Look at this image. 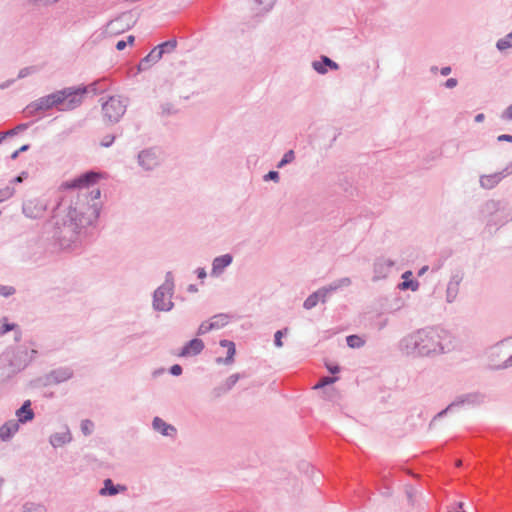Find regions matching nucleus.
<instances>
[{"instance_id": "obj_34", "label": "nucleus", "mask_w": 512, "mask_h": 512, "mask_svg": "<svg viewBox=\"0 0 512 512\" xmlns=\"http://www.w3.org/2000/svg\"><path fill=\"white\" fill-rule=\"evenodd\" d=\"M235 353H236V348H235V345H233V346L227 348V356L224 359L217 358L216 362L223 363L226 365L232 364L234 362Z\"/></svg>"}, {"instance_id": "obj_20", "label": "nucleus", "mask_w": 512, "mask_h": 512, "mask_svg": "<svg viewBox=\"0 0 512 512\" xmlns=\"http://www.w3.org/2000/svg\"><path fill=\"white\" fill-rule=\"evenodd\" d=\"M73 377V370L69 367H59L57 369L52 370L48 376L47 380L50 384H60L68 381Z\"/></svg>"}, {"instance_id": "obj_57", "label": "nucleus", "mask_w": 512, "mask_h": 512, "mask_svg": "<svg viewBox=\"0 0 512 512\" xmlns=\"http://www.w3.org/2000/svg\"><path fill=\"white\" fill-rule=\"evenodd\" d=\"M457 84H458V81L456 78H449L444 83V86L448 89H453L457 86Z\"/></svg>"}, {"instance_id": "obj_52", "label": "nucleus", "mask_w": 512, "mask_h": 512, "mask_svg": "<svg viewBox=\"0 0 512 512\" xmlns=\"http://www.w3.org/2000/svg\"><path fill=\"white\" fill-rule=\"evenodd\" d=\"M389 323V319L387 317H382L381 314L378 315V321L376 323L379 331L383 330Z\"/></svg>"}, {"instance_id": "obj_39", "label": "nucleus", "mask_w": 512, "mask_h": 512, "mask_svg": "<svg viewBox=\"0 0 512 512\" xmlns=\"http://www.w3.org/2000/svg\"><path fill=\"white\" fill-rule=\"evenodd\" d=\"M38 71H39V69H38L37 66L24 67V68L19 70L17 79L26 78V77H28V76H30L32 74L37 73Z\"/></svg>"}, {"instance_id": "obj_28", "label": "nucleus", "mask_w": 512, "mask_h": 512, "mask_svg": "<svg viewBox=\"0 0 512 512\" xmlns=\"http://www.w3.org/2000/svg\"><path fill=\"white\" fill-rule=\"evenodd\" d=\"M351 285V279L349 277H343L330 283L329 285L323 286L325 290L331 295L337 290L348 287Z\"/></svg>"}, {"instance_id": "obj_59", "label": "nucleus", "mask_w": 512, "mask_h": 512, "mask_svg": "<svg viewBox=\"0 0 512 512\" xmlns=\"http://www.w3.org/2000/svg\"><path fill=\"white\" fill-rule=\"evenodd\" d=\"M15 83V79H8L0 84V89L5 90Z\"/></svg>"}, {"instance_id": "obj_1", "label": "nucleus", "mask_w": 512, "mask_h": 512, "mask_svg": "<svg viewBox=\"0 0 512 512\" xmlns=\"http://www.w3.org/2000/svg\"><path fill=\"white\" fill-rule=\"evenodd\" d=\"M101 177V173L90 170L61 185L66 193L52 216L53 238L60 249L74 251L80 248L96 224L101 209V191L90 187Z\"/></svg>"}, {"instance_id": "obj_18", "label": "nucleus", "mask_w": 512, "mask_h": 512, "mask_svg": "<svg viewBox=\"0 0 512 512\" xmlns=\"http://www.w3.org/2000/svg\"><path fill=\"white\" fill-rule=\"evenodd\" d=\"M52 108H54V106L52 104V100L50 99V95L48 94L46 96L40 97L37 100L29 103L26 106L25 111L29 115H35L36 113H38L40 111H46V110H49Z\"/></svg>"}, {"instance_id": "obj_23", "label": "nucleus", "mask_w": 512, "mask_h": 512, "mask_svg": "<svg viewBox=\"0 0 512 512\" xmlns=\"http://www.w3.org/2000/svg\"><path fill=\"white\" fill-rule=\"evenodd\" d=\"M313 69L319 74H326L328 69L338 70L339 65L328 56L322 55L319 60L312 62Z\"/></svg>"}, {"instance_id": "obj_26", "label": "nucleus", "mask_w": 512, "mask_h": 512, "mask_svg": "<svg viewBox=\"0 0 512 512\" xmlns=\"http://www.w3.org/2000/svg\"><path fill=\"white\" fill-rule=\"evenodd\" d=\"M162 57V51L158 49H152L148 55H146L139 63L138 69L145 71L149 69L153 64L157 63Z\"/></svg>"}, {"instance_id": "obj_64", "label": "nucleus", "mask_w": 512, "mask_h": 512, "mask_svg": "<svg viewBox=\"0 0 512 512\" xmlns=\"http://www.w3.org/2000/svg\"><path fill=\"white\" fill-rule=\"evenodd\" d=\"M126 46H127V42L124 41V40H119L116 43V49L119 50V51L123 50Z\"/></svg>"}, {"instance_id": "obj_58", "label": "nucleus", "mask_w": 512, "mask_h": 512, "mask_svg": "<svg viewBox=\"0 0 512 512\" xmlns=\"http://www.w3.org/2000/svg\"><path fill=\"white\" fill-rule=\"evenodd\" d=\"M195 273H196V275H197V278H198V279H201V280L205 279V278H206V276H207V272H206L205 268H203V267H199V268H197V269L195 270Z\"/></svg>"}, {"instance_id": "obj_25", "label": "nucleus", "mask_w": 512, "mask_h": 512, "mask_svg": "<svg viewBox=\"0 0 512 512\" xmlns=\"http://www.w3.org/2000/svg\"><path fill=\"white\" fill-rule=\"evenodd\" d=\"M126 486L115 485L111 479H105L103 487L100 489L99 494L101 496H115L121 492L126 491Z\"/></svg>"}, {"instance_id": "obj_14", "label": "nucleus", "mask_w": 512, "mask_h": 512, "mask_svg": "<svg viewBox=\"0 0 512 512\" xmlns=\"http://www.w3.org/2000/svg\"><path fill=\"white\" fill-rule=\"evenodd\" d=\"M509 175H512V162H510L502 171L480 176L479 183L483 189L490 190L496 187Z\"/></svg>"}, {"instance_id": "obj_50", "label": "nucleus", "mask_w": 512, "mask_h": 512, "mask_svg": "<svg viewBox=\"0 0 512 512\" xmlns=\"http://www.w3.org/2000/svg\"><path fill=\"white\" fill-rule=\"evenodd\" d=\"M15 326L16 325L14 323H8V322L3 323L2 325H0V336H3L6 333H8L9 331L13 330L15 328Z\"/></svg>"}, {"instance_id": "obj_32", "label": "nucleus", "mask_w": 512, "mask_h": 512, "mask_svg": "<svg viewBox=\"0 0 512 512\" xmlns=\"http://www.w3.org/2000/svg\"><path fill=\"white\" fill-rule=\"evenodd\" d=\"M346 342L350 348H361L365 344V341L358 335L347 336Z\"/></svg>"}, {"instance_id": "obj_56", "label": "nucleus", "mask_w": 512, "mask_h": 512, "mask_svg": "<svg viewBox=\"0 0 512 512\" xmlns=\"http://www.w3.org/2000/svg\"><path fill=\"white\" fill-rule=\"evenodd\" d=\"M512 366V355L508 357L502 364L495 366L494 368L499 369H506Z\"/></svg>"}, {"instance_id": "obj_24", "label": "nucleus", "mask_w": 512, "mask_h": 512, "mask_svg": "<svg viewBox=\"0 0 512 512\" xmlns=\"http://www.w3.org/2000/svg\"><path fill=\"white\" fill-rule=\"evenodd\" d=\"M251 9L257 16L267 14L274 7L276 0H250Z\"/></svg>"}, {"instance_id": "obj_35", "label": "nucleus", "mask_w": 512, "mask_h": 512, "mask_svg": "<svg viewBox=\"0 0 512 512\" xmlns=\"http://www.w3.org/2000/svg\"><path fill=\"white\" fill-rule=\"evenodd\" d=\"M295 160V153L293 150H288L283 155L282 159L278 162L277 168H283L287 164L292 163Z\"/></svg>"}, {"instance_id": "obj_51", "label": "nucleus", "mask_w": 512, "mask_h": 512, "mask_svg": "<svg viewBox=\"0 0 512 512\" xmlns=\"http://www.w3.org/2000/svg\"><path fill=\"white\" fill-rule=\"evenodd\" d=\"M500 118L505 121H512V104L509 105L500 115Z\"/></svg>"}, {"instance_id": "obj_54", "label": "nucleus", "mask_w": 512, "mask_h": 512, "mask_svg": "<svg viewBox=\"0 0 512 512\" xmlns=\"http://www.w3.org/2000/svg\"><path fill=\"white\" fill-rule=\"evenodd\" d=\"M318 297L320 298V302L325 303L330 296V294L325 290V288L321 287L316 291Z\"/></svg>"}, {"instance_id": "obj_21", "label": "nucleus", "mask_w": 512, "mask_h": 512, "mask_svg": "<svg viewBox=\"0 0 512 512\" xmlns=\"http://www.w3.org/2000/svg\"><path fill=\"white\" fill-rule=\"evenodd\" d=\"M72 441V435L68 426H64L61 431L50 435L49 443L54 448H59Z\"/></svg>"}, {"instance_id": "obj_63", "label": "nucleus", "mask_w": 512, "mask_h": 512, "mask_svg": "<svg viewBox=\"0 0 512 512\" xmlns=\"http://www.w3.org/2000/svg\"><path fill=\"white\" fill-rule=\"evenodd\" d=\"M219 344L221 347H224V348H229V347L235 345L234 342H232L230 340H226V339L221 340Z\"/></svg>"}, {"instance_id": "obj_44", "label": "nucleus", "mask_w": 512, "mask_h": 512, "mask_svg": "<svg viewBox=\"0 0 512 512\" xmlns=\"http://www.w3.org/2000/svg\"><path fill=\"white\" fill-rule=\"evenodd\" d=\"M22 512H46L42 505L28 503L23 506Z\"/></svg>"}, {"instance_id": "obj_61", "label": "nucleus", "mask_w": 512, "mask_h": 512, "mask_svg": "<svg viewBox=\"0 0 512 512\" xmlns=\"http://www.w3.org/2000/svg\"><path fill=\"white\" fill-rule=\"evenodd\" d=\"M27 177L26 172H22L20 175L13 178L12 183H21Z\"/></svg>"}, {"instance_id": "obj_17", "label": "nucleus", "mask_w": 512, "mask_h": 512, "mask_svg": "<svg viewBox=\"0 0 512 512\" xmlns=\"http://www.w3.org/2000/svg\"><path fill=\"white\" fill-rule=\"evenodd\" d=\"M204 342L199 338L188 341L178 353L179 357L188 358L199 355L204 350Z\"/></svg>"}, {"instance_id": "obj_53", "label": "nucleus", "mask_w": 512, "mask_h": 512, "mask_svg": "<svg viewBox=\"0 0 512 512\" xmlns=\"http://www.w3.org/2000/svg\"><path fill=\"white\" fill-rule=\"evenodd\" d=\"M264 181H279V173L277 171H269L266 175H264Z\"/></svg>"}, {"instance_id": "obj_9", "label": "nucleus", "mask_w": 512, "mask_h": 512, "mask_svg": "<svg viewBox=\"0 0 512 512\" xmlns=\"http://www.w3.org/2000/svg\"><path fill=\"white\" fill-rule=\"evenodd\" d=\"M6 352L14 360L21 371L38 355V351L35 348H30L26 345H20L17 348Z\"/></svg>"}, {"instance_id": "obj_13", "label": "nucleus", "mask_w": 512, "mask_h": 512, "mask_svg": "<svg viewBox=\"0 0 512 512\" xmlns=\"http://www.w3.org/2000/svg\"><path fill=\"white\" fill-rule=\"evenodd\" d=\"M21 370L7 352L0 355V383H5Z\"/></svg>"}, {"instance_id": "obj_55", "label": "nucleus", "mask_w": 512, "mask_h": 512, "mask_svg": "<svg viewBox=\"0 0 512 512\" xmlns=\"http://www.w3.org/2000/svg\"><path fill=\"white\" fill-rule=\"evenodd\" d=\"M182 367L179 365V364H174L170 367L169 369V372L171 373V375L173 376H179L182 374Z\"/></svg>"}, {"instance_id": "obj_60", "label": "nucleus", "mask_w": 512, "mask_h": 512, "mask_svg": "<svg viewBox=\"0 0 512 512\" xmlns=\"http://www.w3.org/2000/svg\"><path fill=\"white\" fill-rule=\"evenodd\" d=\"M497 140H498L499 142H503V141H505V142H510V143H512V135H509V134H502V135H499V136L497 137Z\"/></svg>"}, {"instance_id": "obj_6", "label": "nucleus", "mask_w": 512, "mask_h": 512, "mask_svg": "<svg viewBox=\"0 0 512 512\" xmlns=\"http://www.w3.org/2000/svg\"><path fill=\"white\" fill-rule=\"evenodd\" d=\"M487 396L486 394L480 392V391H473L468 392L464 394L458 395L445 409L437 413L433 420L436 421L437 419L442 418L443 416L447 415L449 412H452L456 408L460 407H476L484 404L486 402Z\"/></svg>"}, {"instance_id": "obj_10", "label": "nucleus", "mask_w": 512, "mask_h": 512, "mask_svg": "<svg viewBox=\"0 0 512 512\" xmlns=\"http://www.w3.org/2000/svg\"><path fill=\"white\" fill-rule=\"evenodd\" d=\"M131 19L132 16L130 13H123L109 21L104 27L102 33L108 37L119 35L130 28Z\"/></svg>"}, {"instance_id": "obj_47", "label": "nucleus", "mask_w": 512, "mask_h": 512, "mask_svg": "<svg viewBox=\"0 0 512 512\" xmlns=\"http://www.w3.org/2000/svg\"><path fill=\"white\" fill-rule=\"evenodd\" d=\"M15 293V288L12 286H5L0 284V295L3 297H9Z\"/></svg>"}, {"instance_id": "obj_31", "label": "nucleus", "mask_w": 512, "mask_h": 512, "mask_svg": "<svg viewBox=\"0 0 512 512\" xmlns=\"http://www.w3.org/2000/svg\"><path fill=\"white\" fill-rule=\"evenodd\" d=\"M511 47H512V31L510 33H508L506 36H504L503 38H500L496 42V48L499 51H504V50L509 49Z\"/></svg>"}, {"instance_id": "obj_29", "label": "nucleus", "mask_w": 512, "mask_h": 512, "mask_svg": "<svg viewBox=\"0 0 512 512\" xmlns=\"http://www.w3.org/2000/svg\"><path fill=\"white\" fill-rule=\"evenodd\" d=\"M229 319H230V316L228 314L220 313V314L214 315L210 319V322H211L214 330H219L228 324Z\"/></svg>"}, {"instance_id": "obj_49", "label": "nucleus", "mask_w": 512, "mask_h": 512, "mask_svg": "<svg viewBox=\"0 0 512 512\" xmlns=\"http://www.w3.org/2000/svg\"><path fill=\"white\" fill-rule=\"evenodd\" d=\"M114 140V135H106L102 138L100 145L105 148L110 147L114 143Z\"/></svg>"}, {"instance_id": "obj_27", "label": "nucleus", "mask_w": 512, "mask_h": 512, "mask_svg": "<svg viewBox=\"0 0 512 512\" xmlns=\"http://www.w3.org/2000/svg\"><path fill=\"white\" fill-rule=\"evenodd\" d=\"M16 416L18 418L17 421L22 424L27 423L34 418L35 414L31 409V402L29 400H26L22 406L17 409Z\"/></svg>"}, {"instance_id": "obj_46", "label": "nucleus", "mask_w": 512, "mask_h": 512, "mask_svg": "<svg viewBox=\"0 0 512 512\" xmlns=\"http://www.w3.org/2000/svg\"><path fill=\"white\" fill-rule=\"evenodd\" d=\"M337 380H338L337 377H324L314 386V389H319L326 385L333 384Z\"/></svg>"}, {"instance_id": "obj_40", "label": "nucleus", "mask_w": 512, "mask_h": 512, "mask_svg": "<svg viewBox=\"0 0 512 512\" xmlns=\"http://www.w3.org/2000/svg\"><path fill=\"white\" fill-rule=\"evenodd\" d=\"M27 128H28V124H26V123L19 124L15 128L2 133V135L4 136V139H5L6 137H12V136L18 134L19 132L26 130Z\"/></svg>"}, {"instance_id": "obj_4", "label": "nucleus", "mask_w": 512, "mask_h": 512, "mask_svg": "<svg viewBox=\"0 0 512 512\" xmlns=\"http://www.w3.org/2000/svg\"><path fill=\"white\" fill-rule=\"evenodd\" d=\"M175 283L171 271L165 274V280L152 295V308L157 312H169L174 308L172 296L174 294Z\"/></svg>"}, {"instance_id": "obj_41", "label": "nucleus", "mask_w": 512, "mask_h": 512, "mask_svg": "<svg viewBox=\"0 0 512 512\" xmlns=\"http://www.w3.org/2000/svg\"><path fill=\"white\" fill-rule=\"evenodd\" d=\"M399 288L402 290L411 289L412 291H416L419 288V283L415 280H406L399 284Z\"/></svg>"}, {"instance_id": "obj_36", "label": "nucleus", "mask_w": 512, "mask_h": 512, "mask_svg": "<svg viewBox=\"0 0 512 512\" xmlns=\"http://www.w3.org/2000/svg\"><path fill=\"white\" fill-rule=\"evenodd\" d=\"M241 377L242 375L240 373L230 375L225 381L224 392L231 390L235 386V384L241 379Z\"/></svg>"}, {"instance_id": "obj_37", "label": "nucleus", "mask_w": 512, "mask_h": 512, "mask_svg": "<svg viewBox=\"0 0 512 512\" xmlns=\"http://www.w3.org/2000/svg\"><path fill=\"white\" fill-rule=\"evenodd\" d=\"M176 45V40H169L158 45L157 47H155V49H158V51H162L163 55L166 52H172L176 48Z\"/></svg>"}, {"instance_id": "obj_2", "label": "nucleus", "mask_w": 512, "mask_h": 512, "mask_svg": "<svg viewBox=\"0 0 512 512\" xmlns=\"http://www.w3.org/2000/svg\"><path fill=\"white\" fill-rule=\"evenodd\" d=\"M455 348L453 335L440 326H428L404 335L397 344L398 351L409 358H434Z\"/></svg>"}, {"instance_id": "obj_33", "label": "nucleus", "mask_w": 512, "mask_h": 512, "mask_svg": "<svg viewBox=\"0 0 512 512\" xmlns=\"http://www.w3.org/2000/svg\"><path fill=\"white\" fill-rule=\"evenodd\" d=\"M318 302H320V298L318 297L316 291L313 292L312 294H310L304 301L303 303V307L306 309V310H310L312 308H314Z\"/></svg>"}, {"instance_id": "obj_22", "label": "nucleus", "mask_w": 512, "mask_h": 512, "mask_svg": "<svg viewBox=\"0 0 512 512\" xmlns=\"http://www.w3.org/2000/svg\"><path fill=\"white\" fill-rule=\"evenodd\" d=\"M20 423L15 420L11 419L6 421L1 427H0V439L3 442L10 441L13 436L19 431Z\"/></svg>"}, {"instance_id": "obj_7", "label": "nucleus", "mask_w": 512, "mask_h": 512, "mask_svg": "<svg viewBox=\"0 0 512 512\" xmlns=\"http://www.w3.org/2000/svg\"><path fill=\"white\" fill-rule=\"evenodd\" d=\"M128 105V99L120 95L109 97L102 103L104 118L111 123H117L123 117Z\"/></svg>"}, {"instance_id": "obj_19", "label": "nucleus", "mask_w": 512, "mask_h": 512, "mask_svg": "<svg viewBox=\"0 0 512 512\" xmlns=\"http://www.w3.org/2000/svg\"><path fill=\"white\" fill-rule=\"evenodd\" d=\"M152 428L162 436L175 438L177 435V429L175 426L167 423L162 418L156 416L152 420Z\"/></svg>"}, {"instance_id": "obj_48", "label": "nucleus", "mask_w": 512, "mask_h": 512, "mask_svg": "<svg viewBox=\"0 0 512 512\" xmlns=\"http://www.w3.org/2000/svg\"><path fill=\"white\" fill-rule=\"evenodd\" d=\"M99 84H100V81L99 82H93V83H91L88 86L78 87L77 89H86L85 94L88 93V92H92L93 94H97L99 92V88H98Z\"/></svg>"}, {"instance_id": "obj_30", "label": "nucleus", "mask_w": 512, "mask_h": 512, "mask_svg": "<svg viewBox=\"0 0 512 512\" xmlns=\"http://www.w3.org/2000/svg\"><path fill=\"white\" fill-rule=\"evenodd\" d=\"M59 1L60 0H25L28 6L37 9L49 8L58 3Z\"/></svg>"}, {"instance_id": "obj_12", "label": "nucleus", "mask_w": 512, "mask_h": 512, "mask_svg": "<svg viewBox=\"0 0 512 512\" xmlns=\"http://www.w3.org/2000/svg\"><path fill=\"white\" fill-rule=\"evenodd\" d=\"M47 207L45 199H29L23 203L22 212L27 218L38 219L44 216Z\"/></svg>"}, {"instance_id": "obj_3", "label": "nucleus", "mask_w": 512, "mask_h": 512, "mask_svg": "<svg viewBox=\"0 0 512 512\" xmlns=\"http://www.w3.org/2000/svg\"><path fill=\"white\" fill-rule=\"evenodd\" d=\"M481 219L486 222V228L497 230L512 221V206L507 199H489L479 209Z\"/></svg>"}, {"instance_id": "obj_45", "label": "nucleus", "mask_w": 512, "mask_h": 512, "mask_svg": "<svg viewBox=\"0 0 512 512\" xmlns=\"http://www.w3.org/2000/svg\"><path fill=\"white\" fill-rule=\"evenodd\" d=\"M288 332V328L278 330L274 334V344L276 347L281 348L283 346L282 337Z\"/></svg>"}, {"instance_id": "obj_11", "label": "nucleus", "mask_w": 512, "mask_h": 512, "mask_svg": "<svg viewBox=\"0 0 512 512\" xmlns=\"http://www.w3.org/2000/svg\"><path fill=\"white\" fill-rule=\"evenodd\" d=\"M395 266V261L386 256L376 257L373 263V281L386 279Z\"/></svg>"}, {"instance_id": "obj_5", "label": "nucleus", "mask_w": 512, "mask_h": 512, "mask_svg": "<svg viewBox=\"0 0 512 512\" xmlns=\"http://www.w3.org/2000/svg\"><path fill=\"white\" fill-rule=\"evenodd\" d=\"M85 92L86 89L67 87L49 95L54 107L60 111H68L75 109L82 103Z\"/></svg>"}, {"instance_id": "obj_43", "label": "nucleus", "mask_w": 512, "mask_h": 512, "mask_svg": "<svg viewBox=\"0 0 512 512\" xmlns=\"http://www.w3.org/2000/svg\"><path fill=\"white\" fill-rule=\"evenodd\" d=\"M214 330L210 320L209 321H203L199 327H198V330H197V335L198 336H201V335H204L210 331Z\"/></svg>"}, {"instance_id": "obj_42", "label": "nucleus", "mask_w": 512, "mask_h": 512, "mask_svg": "<svg viewBox=\"0 0 512 512\" xmlns=\"http://www.w3.org/2000/svg\"><path fill=\"white\" fill-rule=\"evenodd\" d=\"M15 189L11 186H6L0 189V202H3L13 196Z\"/></svg>"}, {"instance_id": "obj_8", "label": "nucleus", "mask_w": 512, "mask_h": 512, "mask_svg": "<svg viewBox=\"0 0 512 512\" xmlns=\"http://www.w3.org/2000/svg\"><path fill=\"white\" fill-rule=\"evenodd\" d=\"M164 160L163 151L159 147H150L141 150L137 155V163L144 171H153Z\"/></svg>"}, {"instance_id": "obj_62", "label": "nucleus", "mask_w": 512, "mask_h": 512, "mask_svg": "<svg viewBox=\"0 0 512 512\" xmlns=\"http://www.w3.org/2000/svg\"><path fill=\"white\" fill-rule=\"evenodd\" d=\"M327 369L329 370L330 373L332 374H336L340 371V368L338 365H329L327 364L326 365Z\"/></svg>"}, {"instance_id": "obj_16", "label": "nucleus", "mask_w": 512, "mask_h": 512, "mask_svg": "<svg viewBox=\"0 0 512 512\" xmlns=\"http://www.w3.org/2000/svg\"><path fill=\"white\" fill-rule=\"evenodd\" d=\"M233 262V256L229 253L217 256L212 261L210 275L214 278L220 277Z\"/></svg>"}, {"instance_id": "obj_38", "label": "nucleus", "mask_w": 512, "mask_h": 512, "mask_svg": "<svg viewBox=\"0 0 512 512\" xmlns=\"http://www.w3.org/2000/svg\"><path fill=\"white\" fill-rule=\"evenodd\" d=\"M80 428H81V432L85 436H89L94 431V423L91 420H89V419L82 420Z\"/></svg>"}, {"instance_id": "obj_15", "label": "nucleus", "mask_w": 512, "mask_h": 512, "mask_svg": "<svg viewBox=\"0 0 512 512\" xmlns=\"http://www.w3.org/2000/svg\"><path fill=\"white\" fill-rule=\"evenodd\" d=\"M463 277L464 273L461 270L452 272L446 288V301L448 303H453L456 300Z\"/></svg>"}]
</instances>
